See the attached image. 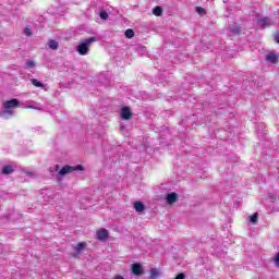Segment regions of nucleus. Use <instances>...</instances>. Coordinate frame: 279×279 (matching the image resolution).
Masks as SVG:
<instances>
[{
	"instance_id": "1a4fd4ad",
	"label": "nucleus",
	"mask_w": 279,
	"mask_h": 279,
	"mask_svg": "<svg viewBox=\"0 0 279 279\" xmlns=\"http://www.w3.org/2000/svg\"><path fill=\"white\" fill-rule=\"evenodd\" d=\"M132 271L134 276H141L143 268L141 267V264H133L132 265Z\"/></svg>"
},
{
	"instance_id": "aec40b11",
	"label": "nucleus",
	"mask_w": 279,
	"mask_h": 279,
	"mask_svg": "<svg viewBox=\"0 0 279 279\" xmlns=\"http://www.w3.org/2000/svg\"><path fill=\"white\" fill-rule=\"evenodd\" d=\"M250 221L251 223H256L258 221V214H253L251 217H250Z\"/></svg>"
},
{
	"instance_id": "4468645a",
	"label": "nucleus",
	"mask_w": 279,
	"mask_h": 279,
	"mask_svg": "<svg viewBox=\"0 0 279 279\" xmlns=\"http://www.w3.org/2000/svg\"><path fill=\"white\" fill-rule=\"evenodd\" d=\"M48 47H49L50 49H52L53 51H56V49H58V47H59V44H58V41L51 39V40H49V43H48Z\"/></svg>"
},
{
	"instance_id": "423d86ee",
	"label": "nucleus",
	"mask_w": 279,
	"mask_h": 279,
	"mask_svg": "<svg viewBox=\"0 0 279 279\" xmlns=\"http://www.w3.org/2000/svg\"><path fill=\"white\" fill-rule=\"evenodd\" d=\"M96 236L98 241H106L108 239V230L106 229H100L97 231Z\"/></svg>"
},
{
	"instance_id": "9b49d317",
	"label": "nucleus",
	"mask_w": 279,
	"mask_h": 279,
	"mask_svg": "<svg viewBox=\"0 0 279 279\" xmlns=\"http://www.w3.org/2000/svg\"><path fill=\"white\" fill-rule=\"evenodd\" d=\"M11 173H14V168L12 166H4L2 168L3 175H10Z\"/></svg>"
},
{
	"instance_id": "a211bd4d",
	"label": "nucleus",
	"mask_w": 279,
	"mask_h": 279,
	"mask_svg": "<svg viewBox=\"0 0 279 279\" xmlns=\"http://www.w3.org/2000/svg\"><path fill=\"white\" fill-rule=\"evenodd\" d=\"M229 31L231 32V34H239V32H241V27H239L238 25H233L229 27Z\"/></svg>"
},
{
	"instance_id": "20e7f679",
	"label": "nucleus",
	"mask_w": 279,
	"mask_h": 279,
	"mask_svg": "<svg viewBox=\"0 0 279 279\" xmlns=\"http://www.w3.org/2000/svg\"><path fill=\"white\" fill-rule=\"evenodd\" d=\"M178 202V193L171 192L166 195V203L169 204V206H173Z\"/></svg>"
},
{
	"instance_id": "f257e3e1",
	"label": "nucleus",
	"mask_w": 279,
	"mask_h": 279,
	"mask_svg": "<svg viewBox=\"0 0 279 279\" xmlns=\"http://www.w3.org/2000/svg\"><path fill=\"white\" fill-rule=\"evenodd\" d=\"M16 108H19L17 99L13 98L9 101L3 102L0 117H2L3 119H10L11 117H14V114H16Z\"/></svg>"
},
{
	"instance_id": "412c9836",
	"label": "nucleus",
	"mask_w": 279,
	"mask_h": 279,
	"mask_svg": "<svg viewBox=\"0 0 279 279\" xmlns=\"http://www.w3.org/2000/svg\"><path fill=\"white\" fill-rule=\"evenodd\" d=\"M99 16L102 21H108V12L107 11H101Z\"/></svg>"
},
{
	"instance_id": "f03ea898",
	"label": "nucleus",
	"mask_w": 279,
	"mask_h": 279,
	"mask_svg": "<svg viewBox=\"0 0 279 279\" xmlns=\"http://www.w3.org/2000/svg\"><path fill=\"white\" fill-rule=\"evenodd\" d=\"M97 37H88L78 44L76 47V51L80 56H88V51H90V45L93 43H97Z\"/></svg>"
},
{
	"instance_id": "bb28decb",
	"label": "nucleus",
	"mask_w": 279,
	"mask_h": 279,
	"mask_svg": "<svg viewBox=\"0 0 279 279\" xmlns=\"http://www.w3.org/2000/svg\"><path fill=\"white\" fill-rule=\"evenodd\" d=\"M27 108H34V106H27Z\"/></svg>"
},
{
	"instance_id": "ddd939ff",
	"label": "nucleus",
	"mask_w": 279,
	"mask_h": 279,
	"mask_svg": "<svg viewBox=\"0 0 279 279\" xmlns=\"http://www.w3.org/2000/svg\"><path fill=\"white\" fill-rule=\"evenodd\" d=\"M31 84H33V86H35L36 88H45V84L36 78H32Z\"/></svg>"
},
{
	"instance_id": "4be33fe9",
	"label": "nucleus",
	"mask_w": 279,
	"mask_h": 279,
	"mask_svg": "<svg viewBox=\"0 0 279 279\" xmlns=\"http://www.w3.org/2000/svg\"><path fill=\"white\" fill-rule=\"evenodd\" d=\"M196 12L197 14H201V16H204V14H206V10H204V8L202 7L196 8Z\"/></svg>"
},
{
	"instance_id": "39448f33",
	"label": "nucleus",
	"mask_w": 279,
	"mask_h": 279,
	"mask_svg": "<svg viewBox=\"0 0 279 279\" xmlns=\"http://www.w3.org/2000/svg\"><path fill=\"white\" fill-rule=\"evenodd\" d=\"M121 119L124 121H128L132 119V111L130 110V107H123L121 110Z\"/></svg>"
},
{
	"instance_id": "7ed1b4c3",
	"label": "nucleus",
	"mask_w": 279,
	"mask_h": 279,
	"mask_svg": "<svg viewBox=\"0 0 279 279\" xmlns=\"http://www.w3.org/2000/svg\"><path fill=\"white\" fill-rule=\"evenodd\" d=\"M73 171H84V167H82V165H78V166H64L59 171V175H66L69 173H73Z\"/></svg>"
},
{
	"instance_id": "a878e982",
	"label": "nucleus",
	"mask_w": 279,
	"mask_h": 279,
	"mask_svg": "<svg viewBox=\"0 0 279 279\" xmlns=\"http://www.w3.org/2000/svg\"><path fill=\"white\" fill-rule=\"evenodd\" d=\"M275 41H277L278 45H279V33H277V34L275 35Z\"/></svg>"
},
{
	"instance_id": "b1692460",
	"label": "nucleus",
	"mask_w": 279,
	"mask_h": 279,
	"mask_svg": "<svg viewBox=\"0 0 279 279\" xmlns=\"http://www.w3.org/2000/svg\"><path fill=\"white\" fill-rule=\"evenodd\" d=\"M24 34H26V36H32V28L26 27V28L24 29Z\"/></svg>"
},
{
	"instance_id": "9d476101",
	"label": "nucleus",
	"mask_w": 279,
	"mask_h": 279,
	"mask_svg": "<svg viewBox=\"0 0 279 279\" xmlns=\"http://www.w3.org/2000/svg\"><path fill=\"white\" fill-rule=\"evenodd\" d=\"M160 278V269L151 268L149 279H159Z\"/></svg>"
},
{
	"instance_id": "6e6552de",
	"label": "nucleus",
	"mask_w": 279,
	"mask_h": 279,
	"mask_svg": "<svg viewBox=\"0 0 279 279\" xmlns=\"http://www.w3.org/2000/svg\"><path fill=\"white\" fill-rule=\"evenodd\" d=\"M260 27H269L271 25V20L269 17H263L258 21Z\"/></svg>"
},
{
	"instance_id": "dca6fc26",
	"label": "nucleus",
	"mask_w": 279,
	"mask_h": 279,
	"mask_svg": "<svg viewBox=\"0 0 279 279\" xmlns=\"http://www.w3.org/2000/svg\"><path fill=\"white\" fill-rule=\"evenodd\" d=\"M153 14H155V16H162V8L160 7H155L153 9Z\"/></svg>"
},
{
	"instance_id": "f8f14e48",
	"label": "nucleus",
	"mask_w": 279,
	"mask_h": 279,
	"mask_svg": "<svg viewBox=\"0 0 279 279\" xmlns=\"http://www.w3.org/2000/svg\"><path fill=\"white\" fill-rule=\"evenodd\" d=\"M134 209L136 210V213H143V210H145V205L142 202H135L134 203Z\"/></svg>"
},
{
	"instance_id": "5701e85b",
	"label": "nucleus",
	"mask_w": 279,
	"mask_h": 279,
	"mask_svg": "<svg viewBox=\"0 0 279 279\" xmlns=\"http://www.w3.org/2000/svg\"><path fill=\"white\" fill-rule=\"evenodd\" d=\"M60 169L59 165H56L54 167L49 168L50 173H56Z\"/></svg>"
},
{
	"instance_id": "0eeeda50",
	"label": "nucleus",
	"mask_w": 279,
	"mask_h": 279,
	"mask_svg": "<svg viewBox=\"0 0 279 279\" xmlns=\"http://www.w3.org/2000/svg\"><path fill=\"white\" fill-rule=\"evenodd\" d=\"M267 62H270L271 64H276V61L278 60V53L270 52L266 56Z\"/></svg>"
},
{
	"instance_id": "393cba45",
	"label": "nucleus",
	"mask_w": 279,
	"mask_h": 279,
	"mask_svg": "<svg viewBox=\"0 0 279 279\" xmlns=\"http://www.w3.org/2000/svg\"><path fill=\"white\" fill-rule=\"evenodd\" d=\"M174 279H186V276L184 274H179Z\"/></svg>"
},
{
	"instance_id": "6ab92c4d",
	"label": "nucleus",
	"mask_w": 279,
	"mask_h": 279,
	"mask_svg": "<svg viewBox=\"0 0 279 279\" xmlns=\"http://www.w3.org/2000/svg\"><path fill=\"white\" fill-rule=\"evenodd\" d=\"M125 36H126V38H134V31L133 29H126L125 31Z\"/></svg>"
},
{
	"instance_id": "f3484780",
	"label": "nucleus",
	"mask_w": 279,
	"mask_h": 279,
	"mask_svg": "<svg viewBox=\"0 0 279 279\" xmlns=\"http://www.w3.org/2000/svg\"><path fill=\"white\" fill-rule=\"evenodd\" d=\"M36 66V62L34 60L26 61L24 69H34Z\"/></svg>"
},
{
	"instance_id": "2eb2a0df",
	"label": "nucleus",
	"mask_w": 279,
	"mask_h": 279,
	"mask_svg": "<svg viewBox=\"0 0 279 279\" xmlns=\"http://www.w3.org/2000/svg\"><path fill=\"white\" fill-rule=\"evenodd\" d=\"M85 247H86V243L81 242V243H78V244L74 247V250H75V252H77V254H80V252L84 251Z\"/></svg>"
}]
</instances>
